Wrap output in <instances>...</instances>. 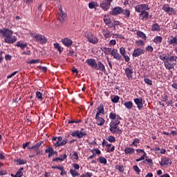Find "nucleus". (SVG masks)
I'll list each match as a JSON object with an SVG mask.
<instances>
[{
    "label": "nucleus",
    "mask_w": 177,
    "mask_h": 177,
    "mask_svg": "<svg viewBox=\"0 0 177 177\" xmlns=\"http://www.w3.org/2000/svg\"><path fill=\"white\" fill-rule=\"evenodd\" d=\"M119 124L109 123V131L112 133V134L117 133L118 136L122 135V131L121 129L118 128Z\"/></svg>",
    "instance_id": "1"
},
{
    "label": "nucleus",
    "mask_w": 177,
    "mask_h": 177,
    "mask_svg": "<svg viewBox=\"0 0 177 177\" xmlns=\"http://www.w3.org/2000/svg\"><path fill=\"white\" fill-rule=\"evenodd\" d=\"M44 144V141H39V142L36 143L34 146L29 147H28V149H34L36 152L35 154H32L29 158H34L35 156H39L41 154V151L39 150V147Z\"/></svg>",
    "instance_id": "2"
},
{
    "label": "nucleus",
    "mask_w": 177,
    "mask_h": 177,
    "mask_svg": "<svg viewBox=\"0 0 177 177\" xmlns=\"http://www.w3.org/2000/svg\"><path fill=\"white\" fill-rule=\"evenodd\" d=\"M86 63L91 67H104V65L102 64V62L96 61L92 58L87 59Z\"/></svg>",
    "instance_id": "3"
},
{
    "label": "nucleus",
    "mask_w": 177,
    "mask_h": 177,
    "mask_svg": "<svg viewBox=\"0 0 177 177\" xmlns=\"http://www.w3.org/2000/svg\"><path fill=\"white\" fill-rule=\"evenodd\" d=\"M109 119L112 120L110 124H120V120L122 118L113 112L109 113Z\"/></svg>",
    "instance_id": "4"
},
{
    "label": "nucleus",
    "mask_w": 177,
    "mask_h": 177,
    "mask_svg": "<svg viewBox=\"0 0 177 177\" xmlns=\"http://www.w3.org/2000/svg\"><path fill=\"white\" fill-rule=\"evenodd\" d=\"M57 141L54 143V146H55V147H61L67 144V139L62 140V136L57 137Z\"/></svg>",
    "instance_id": "5"
},
{
    "label": "nucleus",
    "mask_w": 177,
    "mask_h": 177,
    "mask_svg": "<svg viewBox=\"0 0 177 177\" xmlns=\"http://www.w3.org/2000/svg\"><path fill=\"white\" fill-rule=\"evenodd\" d=\"M71 136H72L73 137H76L79 139H82L83 137L87 136V132L75 131H73L72 133H71Z\"/></svg>",
    "instance_id": "6"
},
{
    "label": "nucleus",
    "mask_w": 177,
    "mask_h": 177,
    "mask_svg": "<svg viewBox=\"0 0 177 177\" xmlns=\"http://www.w3.org/2000/svg\"><path fill=\"white\" fill-rule=\"evenodd\" d=\"M0 34H2L5 38H8L13 35V30H9V28L0 29Z\"/></svg>",
    "instance_id": "7"
},
{
    "label": "nucleus",
    "mask_w": 177,
    "mask_h": 177,
    "mask_svg": "<svg viewBox=\"0 0 177 177\" xmlns=\"http://www.w3.org/2000/svg\"><path fill=\"white\" fill-rule=\"evenodd\" d=\"M125 74L129 80L131 81L133 79V69L132 68H126Z\"/></svg>",
    "instance_id": "8"
},
{
    "label": "nucleus",
    "mask_w": 177,
    "mask_h": 177,
    "mask_svg": "<svg viewBox=\"0 0 177 177\" xmlns=\"http://www.w3.org/2000/svg\"><path fill=\"white\" fill-rule=\"evenodd\" d=\"M162 9L167 13V15H171L175 14V10L173 8L169 7V5L168 4H165Z\"/></svg>",
    "instance_id": "9"
},
{
    "label": "nucleus",
    "mask_w": 177,
    "mask_h": 177,
    "mask_svg": "<svg viewBox=\"0 0 177 177\" xmlns=\"http://www.w3.org/2000/svg\"><path fill=\"white\" fill-rule=\"evenodd\" d=\"M172 164L171 160H170V159H169V158H162L160 162H159V165H160V166L163 167L164 165H167V166H171Z\"/></svg>",
    "instance_id": "10"
},
{
    "label": "nucleus",
    "mask_w": 177,
    "mask_h": 177,
    "mask_svg": "<svg viewBox=\"0 0 177 177\" xmlns=\"http://www.w3.org/2000/svg\"><path fill=\"white\" fill-rule=\"evenodd\" d=\"M133 102L139 110L143 109V98L142 97L136 98L133 100Z\"/></svg>",
    "instance_id": "11"
},
{
    "label": "nucleus",
    "mask_w": 177,
    "mask_h": 177,
    "mask_svg": "<svg viewBox=\"0 0 177 177\" xmlns=\"http://www.w3.org/2000/svg\"><path fill=\"white\" fill-rule=\"evenodd\" d=\"M122 13V8L121 7H115L112 9V11L110 12V15L112 16H117L118 15H121Z\"/></svg>",
    "instance_id": "12"
},
{
    "label": "nucleus",
    "mask_w": 177,
    "mask_h": 177,
    "mask_svg": "<svg viewBox=\"0 0 177 177\" xmlns=\"http://www.w3.org/2000/svg\"><path fill=\"white\" fill-rule=\"evenodd\" d=\"M176 59H177L176 56L169 55V54L167 53V64H168V63H172V66H176Z\"/></svg>",
    "instance_id": "13"
},
{
    "label": "nucleus",
    "mask_w": 177,
    "mask_h": 177,
    "mask_svg": "<svg viewBox=\"0 0 177 177\" xmlns=\"http://www.w3.org/2000/svg\"><path fill=\"white\" fill-rule=\"evenodd\" d=\"M145 54V50L140 48H136L134 49L132 56L133 57H139L140 55Z\"/></svg>",
    "instance_id": "14"
},
{
    "label": "nucleus",
    "mask_w": 177,
    "mask_h": 177,
    "mask_svg": "<svg viewBox=\"0 0 177 177\" xmlns=\"http://www.w3.org/2000/svg\"><path fill=\"white\" fill-rule=\"evenodd\" d=\"M111 55L114 57V59H116V60H122V56L118 53V50L117 49H113Z\"/></svg>",
    "instance_id": "15"
},
{
    "label": "nucleus",
    "mask_w": 177,
    "mask_h": 177,
    "mask_svg": "<svg viewBox=\"0 0 177 177\" xmlns=\"http://www.w3.org/2000/svg\"><path fill=\"white\" fill-rule=\"evenodd\" d=\"M95 121L97 122V126H103L105 124V120L100 116V115H95Z\"/></svg>",
    "instance_id": "16"
},
{
    "label": "nucleus",
    "mask_w": 177,
    "mask_h": 177,
    "mask_svg": "<svg viewBox=\"0 0 177 177\" xmlns=\"http://www.w3.org/2000/svg\"><path fill=\"white\" fill-rule=\"evenodd\" d=\"M38 42L40 44H46L47 40L46 38H45V36H42L41 35H36L33 36Z\"/></svg>",
    "instance_id": "17"
},
{
    "label": "nucleus",
    "mask_w": 177,
    "mask_h": 177,
    "mask_svg": "<svg viewBox=\"0 0 177 177\" xmlns=\"http://www.w3.org/2000/svg\"><path fill=\"white\" fill-rule=\"evenodd\" d=\"M105 115V109H104V104H100L97 108V114L95 115Z\"/></svg>",
    "instance_id": "18"
},
{
    "label": "nucleus",
    "mask_w": 177,
    "mask_h": 177,
    "mask_svg": "<svg viewBox=\"0 0 177 177\" xmlns=\"http://www.w3.org/2000/svg\"><path fill=\"white\" fill-rule=\"evenodd\" d=\"M6 44H15L17 41V38L15 36H9L8 37L4 38Z\"/></svg>",
    "instance_id": "19"
},
{
    "label": "nucleus",
    "mask_w": 177,
    "mask_h": 177,
    "mask_svg": "<svg viewBox=\"0 0 177 177\" xmlns=\"http://www.w3.org/2000/svg\"><path fill=\"white\" fill-rule=\"evenodd\" d=\"M45 153H48V158H52V156L55 155L54 148L52 147H48V149H46Z\"/></svg>",
    "instance_id": "20"
},
{
    "label": "nucleus",
    "mask_w": 177,
    "mask_h": 177,
    "mask_svg": "<svg viewBox=\"0 0 177 177\" xmlns=\"http://www.w3.org/2000/svg\"><path fill=\"white\" fill-rule=\"evenodd\" d=\"M62 42L65 46H71L73 45V41L68 38H64L62 40Z\"/></svg>",
    "instance_id": "21"
},
{
    "label": "nucleus",
    "mask_w": 177,
    "mask_h": 177,
    "mask_svg": "<svg viewBox=\"0 0 177 177\" xmlns=\"http://www.w3.org/2000/svg\"><path fill=\"white\" fill-rule=\"evenodd\" d=\"M110 6H111V4L106 1H103L102 3H100V8H102L103 10H107L108 9L110 8Z\"/></svg>",
    "instance_id": "22"
},
{
    "label": "nucleus",
    "mask_w": 177,
    "mask_h": 177,
    "mask_svg": "<svg viewBox=\"0 0 177 177\" xmlns=\"http://www.w3.org/2000/svg\"><path fill=\"white\" fill-rule=\"evenodd\" d=\"M124 152L126 155H132L135 153V149L132 147H126Z\"/></svg>",
    "instance_id": "23"
},
{
    "label": "nucleus",
    "mask_w": 177,
    "mask_h": 177,
    "mask_svg": "<svg viewBox=\"0 0 177 177\" xmlns=\"http://www.w3.org/2000/svg\"><path fill=\"white\" fill-rule=\"evenodd\" d=\"M59 16L61 18H59V20L61 23H63V21H65V20L67 19V14H66L64 11L60 12Z\"/></svg>",
    "instance_id": "24"
},
{
    "label": "nucleus",
    "mask_w": 177,
    "mask_h": 177,
    "mask_svg": "<svg viewBox=\"0 0 177 177\" xmlns=\"http://www.w3.org/2000/svg\"><path fill=\"white\" fill-rule=\"evenodd\" d=\"M140 17H142V20H145V19H148L149 17V12L143 10L140 14Z\"/></svg>",
    "instance_id": "25"
},
{
    "label": "nucleus",
    "mask_w": 177,
    "mask_h": 177,
    "mask_svg": "<svg viewBox=\"0 0 177 177\" xmlns=\"http://www.w3.org/2000/svg\"><path fill=\"white\" fill-rule=\"evenodd\" d=\"M124 106H125L126 109H127L129 110H131L133 107V103L131 101L125 102L124 103Z\"/></svg>",
    "instance_id": "26"
},
{
    "label": "nucleus",
    "mask_w": 177,
    "mask_h": 177,
    "mask_svg": "<svg viewBox=\"0 0 177 177\" xmlns=\"http://www.w3.org/2000/svg\"><path fill=\"white\" fill-rule=\"evenodd\" d=\"M159 59H160V60H163L165 62V65L167 66V62L168 60V54H161L159 56Z\"/></svg>",
    "instance_id": "27"
},
{
    "label": "nucleus",
    "mask_w": 177,
    "mask_h": 177,
    "mask_svg": "<svg viewBox=\"0 0 177 177\" xmlns=\"http://www.w3.org/2000/svg\"><path fill=\"white\" fill-rule=\"evenodd\" d=\"M97 161L100 162V164H102L104 165H106L107 164V160H106L104 156H99V158H97Z\"/></svg>",
    "instance_id": "28"
},
{
    "label": "nucleus",
    "mask_w": 177,
    "mask_h": 177,
    "mask_svg": "<svg viewBox=\"0 0 177 177\" xmlns=\"http://www.w3.org/2000/svg\"><path fill=\"white\" fill-rule=\"evenodd\" d=\"M67 158V155L66 153H64V158L57 157L54 159H53V162H64V160Z\"/></svg>",
    "instance_id": "29"
},
{
    "label": "nucleus",
    "mask_w": 177,
    "mask_h": 177,
    "mask_svg": "<svg viewBox=\"0 0 177 177\" xmlns=\"http://www.w3.org/2000/svg\"><path fill=\"white\" fill-rule=\"evenodd\" d=\"M140 142V140L139 138H134L133 142H132V144H131L130 146L138 147Z\"/></svg>",
    "instance_id": "30"
},
{
    "label": "nucleus",
    "mask_w": 177,
    "mask_h": 177,
    "mask_svg": "<svg viewBox=\"0 0 177 177\" xmlns=\"http://www.w3.org/2000/svg\"><path fill=\"white\" fill-rule=\"evenodd\" d=\"M88 41L91 44H97V38L93 36V35L88 39Z\"/></svg>",
    "instance_id": "31"
},
{
    "label": "nucleus",
    "mask_w": 177,
    "mask_h": 177,
    "mask_svg": "<svg viewBox=\"0 0 177 177\" xmlns=\"http://www.w3.org/2000/svg\"><path fill=\"white\" fill-rule=\"evenodd\" d=\"M15 162H17V165H23L27 164V160H23L22 158L17 159L15 160Z\"/></svg>",
    "instance_id": "32"
},
{
    "label": "nucleus",
    "mask_w": 177,
    "mask_h": 177,
    "mask_svg": "<svg viewBox=\"0 0 177 177\" xmlns=\"http://www.w3.org/2000/svg\"><path fill=\"white\" fill-rule=\"evenodd\" d=\"M153 41L155 44H161L162 42V37L161 36H156Z\"/></svg>",
    "instance_id": "33"
},
{
    "label": "nucleus",
    "mask_w": 177,
    "mask_h": 177,
    "mask_svg": "<svg viewBox=\"0 0 177 177\" xmlns=\"http://www.w3.org/2000/svg\"><path fill=\"white\" fill-rule=\"evenodd\" d=\"M171 39H169V44L171 45H177V36L174 37L171 36Z\"/></svg>",
    "instance_id": "34"
},
{
    "label": "nucleus",
    "mask_w": 177,
    "mask_h": 177,
    "mask_svg": "<svg viewBox=\"0 0 177 177\" xmlns=\"http://www.w3.org/2000/svg\"><path fill=\"white\" fill-rule=\"evenodd\" d=\"M17 46H18V48H21V49H24V48H27V43L23 44L20 41H17Z\"/></svg>",
    "instance_id": "35"
},
{
    "label": "nucleus",
    "mask_w": 177,
    "mask_h": 177,
    "mask_svg": "<svg viewBox=\"0 0 177 177\" xmlns=\"http://www.w3.org/2000/svg\"><path fill=\"white\" fill-rule=\"evenodd\" d=\"M94 68H95V70L97 71H99V74H102V73H104V74L107 75V72L106 71V69L104 67H97Z\"/></svg>",
    "instance_id": "36"
},
{
    "label": "nucleus",
    "mask_w": 177,
    "mask_h": 177,
    "mask_svg": "<svg viewBox=\"0 0 177 177\" xmlns=\"http://www.w3.org/2000/svg\"><path fill=\"white\" fill-rule=\"evenodd\" d=\"M102 34L105 38H110L111 37V33L109 30H103Z\"/></svg>",
    "instance_id": "37"
},
{
    "label": "nucleus",
    "mask_w": 177,
    "mask_h": 177,
    "mask_svg": "<svg viewBox=\"0 0 177 177\" xmlns=\"http://www.w3.org/2000/svg\"><path fill=\"white\" fill-rule=\"evenodd\" d=\"M24 170V168L21 167L19 169L17 170V172H16V177H22L23 176V171Z\"/></svg>",
    "instance_id": "38"
},
{
    "label": "nucleus",
    "mask_w": 177,
    "mask_h": 177,
    "mask_svg": "<svg viewBox=\"0 0 177 177\" xmlns=\"http://www.w3.org/2000/svg\"><path fill=\"white\" fill-rule=\"evenodd\" d=\"M69 173L71 174V175H72V177H77L80 175L77 171H76L75 169H71L69 171Z\"/></svg>",
    "instance_id": "39"
},
{
    "label": "nucleus",
    "mask_w": 177,
    "mask_h": 177,
    "mask_svg": "<svg viewBox=\"0 0 177 177\" xmlns=\"http://www.w3.org/2000/svg\"><path fill=\"white\" fill-rule=\"evenodd\" d=\"M151 31H160V26L158 24H153L152 25Z\"/></svg>",
    "instance_id": "40"
},
{
    "label": "nucleus",
    "mask_w": 177,
    "mask_h": 177,
    "mask_svg": "<svg viewBox=\"0 0 177 177\" xmlns=\"http://www.w3.org/2000/svg\"><path fill=\"white\" fill-rule=\"evenodd\" d=\"M106 140L109 141L111 143H113L115 142V138L113 136H109L106 137Z\"/></svg>",
    "instance_id": "41"
},
{
    "label": "nucleus",
    "mask_w": 177,
    "mask_h": 177,
    "mask_svg": "<svg viewBox=\"0 0 177 177\" xmlns=\"http://www.w3.org/2000/svg\"><path fill=\"white\" fill-rule=\"evenodd\" d=\"M54 48H55V49H57L59 53H62V52H63V48L60 46V44H59V43L54 44Z\"/></svg>",
    "instance_id": "42"
},
{
    "label": "nucleus",
    "mask_w": 177,
    "mask_h": 177,
    "mask_svg": "<svg viewBox=\"0 0 177 177\" xmlns=\"http://www.w3.org/2000/svg\"><path fill=\"white\" fill-rule=\"evenodd\" d=\"M115 169L118 170V171L120 172V173H122L124 172V166L122 165H115Z\"/></svg>",
    "instance_id": "43"
},
{
    "label": "nucleus",
    "mask_w": 177,
    "mask_h": 177,
    "mask_svg": "<svg viewBox=\"0 0 177 177\" xmlns=\"http://www.w3.org/2000/svg\"><path fill=\"white\" fill-rule=\"evenodd\" d=\"M137 35L138 37H140V38H142V39H146V35L142 31H138Z\"/></svg>",
    "instance_id": "44"
},
{
    "label": "nucleus",
    "mask_w": 177,
    "mask_h": 177,
    "mask_svg": "<svg viewBox=\"0 0 177 177\" xmlns=\"http://www.w3.org/2000/svg\"><path fill=\"white\" fill-rule=\"evenodd\" d=\"M135 10H136V12H138V13H142V4L137 5L135 7Z\"/></svg>",
    "instance_id": "45"
},
{
    "label": "nucleus",
    "mask_w": 177,
    "mask_h": 177,
    "mask_svg": "<svg viewBox=\"0 0 177 177\" xmlns=\"http://www.w3.org/2000/svg\"><path fill=\"white\" fill-rule=\"evenodd\" d=\"M122 13L124 16H127V17H129V16H131V11H129V10H128V9H125L124 10H122Z\"/></svg>",
    "instance_id": "46"
},
{
    "label": "nucleus",
    "mask_w": 177,
    "mask_h": 177,
    "mask_svg": "<svg viewBox=\"0 0 177 177\" xmlns=\"http://www.w3.org/2000/svg\"><path fill=\"white\" fill-rule=\"evenodd\" d=\"M119 100H120V97L118 95H114L113 98L111 99V100L112 101V103H114V104L118 103Z\"/></svg>",
    "instance_id": "47"
},
{
    "label": "nucleus",
    "mask_w": 177,
    "mask_h": 177,
    "mask_svg": "<svg viewBox=\"0 0 177 177\" xmlns=\"http://www.w3.org/2000/svg\"><path fill=\"white\" fill-rule=\"evenodd\" d=\"M141 8H142V12L143 10H150V7H149V5L148 4H141Z\"/></svg>",
    "instance_id": "48"
},
{
    "label": "nucleus",
    "mask_w": 177,
    "mask_h": 177,
    "mask_svg": "<svg viewBox=\"0 0 177 177\" xmlns=\"http://www.w3.org/2000/svg\"><path fill=\"white\" fill-rule=\"evenodd\" d=\"M51 169L62 170V169H64V166L60 165H59L51 166Z\"/></svg>",
    "instance_id": "49"
},
{
    "label": "nucleus",
    "mask_w": 177,
    "mask_h": 177,
    "mask_svg": "<svg viewBox=\"0 0 177 177\" xmlns=\"http://www.w3.org/2000/svg\"><path fill=\"white\" fill-rule=\"evenodd\" d=\"M103 50L105 55H109L111 53V48L104 47Z\"/></svg>",
    "instance_id": "50"
},
{
    "label": "nucleus",
    "mask_w": 177,
    "mask_h": 177,
    "mask_svg": "<svg viewBox=\"0 0 177 177\" xmlns=\"http://www.w3.org/2000/svg\"><path fill=\"white\" fill-rule=\"evenodd\" d=\"M36 97H37V99H39V100H42L44 99V97H42V93L37 91Z\"/></svg>",
    "instance_id": "51"
},
{
    "label": "nucleus",
    "mask_w": 177,
    "mask_h": 177,
    "mask_svg": "<svg viewBox=\"0 0 177 177\" xmlns=\"http://www.w3.org/2000/svg\"><path fill=\"white\" fill-rule=\"evenodd\" d=\"M144 82H145V84H147L149 86H152V81L151 79L145 78L144 79Z\"/></svg>",
    "instance_id": "52"
},
{
    "label": "nucleus",
    "mask_w": 177,
    "mask_h": 177,
    "mask_svg": "<svg viewBox=\"0 0 177 177\" xmlns=\"http://www.w3.org/2000/svg\"><path fill=\"white\" fill-rule=\"evenodd\" d=\"M104 22L107 26L111 23V20L105 16L104 17Z\"/></svg>",
    "instance_id": "53"
},
{
    "label": "nucleus",
    "mask_w": 177,
    "mask_h": 177,
    "mask_svg": "<svg viewBox=\"0 0 177 177\" xmlns=\"http://www.w3.org/2000/svg\"><path fill=\"white\" fill-rule=\"evenodd\" d=\"M145 158H147V153L142 154V156H140V158L136 159V162H140V161L145 160Z\"/></svg>",
    "instance_id": "54"
},
{
    "label": "nucleus",
    "mask_w": 177,
    "mask_h": 177,
    "mask_svg": "<svg viewBox=\"0 0 177 177\" xmlns=\"http://www.w3.org/2000/svg\"><path fill=\"white\" fill-rule=\"evenodd\" d=\"M93 176V173L87 172L86 174H81L80 177H92Z\"/></svg>",
    "instance_id": "55"
},
{
    "label": "nucleus",
    "mask_w": 177,
    "mask_h": 177,
    "mask_svg": "<svg viewBox=\"0 0 177 177\" xmlns=\"http://www.w3.org/2000/svg\"><path fill=\"white\" fill-rule=\"evenodd\" d=\"M17 73H19V71H14V73L10 74L6 77L7 79H10L12 78L15 75H16Z\"/></svg>",
    "instance_id": "56"
},
{
    "label": "nucleus",
    "mask_w": 177,
    "mask_h": 177,
    "mask_svg": "<svg viewBox=\"0 0 177 177\" xmlns=\"http://www.w3.org/2000/svg\"><path fill=\"white\" fill-rule=\"evenodd\" d=\"M133 170L137 173V174H139L140 173V169H139L138 165H134L133 166Z\"/></svg>",
    "instance_id": "57"
},
{
    "label": "nucleus",
    "mask_w": 177,
    "mask_h": 177,
    "mask_svg": "<svg viewBox=\"0 0 177 177\" xmlns=\"http://www.w3.org/2000/svg\"><path fill=\"white\" fill-rule=\"evenodd\" d=\"M95 6H96V3H95V2H93V1L90 2V3H88V8H89L90 9H93V8H95Z\"/></svg>",
    "instance_id": "58"
},
{
    "label": "nucleus",
    "mask_w": 177,
    "mask_h": 177,
    "mask_svg": "<svg viewBox=\"0 0 177 177\" xmlns=\"http://www.w3.org/2000/svg\"><path fill=\"white\" fill-rule=\"evenodd\" d=\"M93 35L91 32H84V37L86 38H87L88 39H89L90 37H92Z\"/></svg>",
    "instance_id": "59"
},
{
    "label": "nucleus",
    "mask_w": 177,
    "mask_h": 177,
    "mask_svg": "<svg viewBox=\"0 0 177 177\" xmlns=\"http://www.w3.org/2000/svg\"><path fill=\"white\" fill-rule=\"evenodd\" d=\"M120 53L121 54L122 56H124V55H125V48L121 47L120 48Z\"/></svg>",
    "instance_id": "60"
},
{
    "label": "nucleus",
    "mask_w": 177,
    "mask_h": 177,
    "mask_svg": "<svg viewBox=\"0 0 177 177\" xmlns=\"http://www.w3.org/2000/svg\"><path fill=\"white\" fill-rule=\"evenodd\" d=\"M74 153H73L72 157L73 160H78L79 159V156L77 155V152H73Z\"/></svg>",
    "instance_id": "61"
},
{
    "label": "nucleus",
    "mask_w": 177,
    "mask_h": 177,
    "mask_svg": "<svg viewBox=\"0 0 177 177\" xmlns=\"http://www.w3.org/2000/svg\"><path fill=\"white\" fill-rule=\"evenodd\" d=\"M145 161H147V164H149V165H153V162L152 161L151 158H146Z\"/></svg>",
    "instance_id": "62"
},
{
    "label": "nucleus",
    "mask_w": 177,
    "mask_h": 177,
    "mask_svg": "<svg viewBox=\"0 0 177 177\" xmlns=\"http://www.w3.org/2000/svg\"><path fill=\"white\" fill-rule=\"evenodd\" d=\"M39 62V59H32L29 62L30 64H37Z\"/></svg>",
    "instance_id": "63"
},
{
    "label": "nucleus",
    "mask_w": 177,
    "mask_h": 177,
    "mask_svg": "<svg viewBox=\"0 0 177 177\" xmlns=\"http://www.w3.org/2000/svg\"><path fill=\"white\" fill-rule=\"evenodd\" d=\"M39 68V71H41V73H46L47 71V68L46 67H41V68Z\"/></svg>",
    "instance_id": "64"
}]
</instances>
